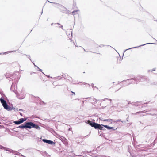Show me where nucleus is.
<instances>
[{
  "label": "nucleus",
  "instance_id": "1",
  "mask_svg": "<svg viewBox=\"0 0 157 157\" xmlns=\"http://www.w3.org/2000/svg\"><path fill=\"white\" fill-rule=\"evenodd\" d=\"M136 80V79L134 78L131 79H128L125 81L120 82V83L113 82L110 86V87L109 88H111L112 87L113 88L120 89L123 85L127 86L130 84L134 83Z\"/></svg>",
  "mask_w": 157,
  "mask_h": 157
},
{
  "label": "nucleus",
  "instance_id": "2",
  "mask_svg": "<svg viewBox=\"0 0 157 157\" xmlns=\"http://www.w3.org/2000/svg\"><path fill=\"white\" fill-rule=\"evenodd\" d=\"M32 127L36 129H40V127L38 125H36L35 124L32 122L26 123H25V125L21 124L18 127V128L22 129L25 128H31Z\"/></svg>",
  "mask_w": 157,
  "mask_h": 157
},
{
  "label": "nucleus",
  "instance_id": "3",
  "mask_svg": "<svg viewBox=\"0 0 157 157\" xmlns=\"http://www.w3.org/2000/svg\"><path fill=\"white\" fill-rule=\"evenodd\" d=\"M87 123L91 127L94 128L95 129H98V126H99V124L93 122L90 120L87 121Z\"/></svg>",
  "mask_w": 157,
  "mask_h": 157
},
{
  "label": "nucleus",
  "instance_id": "4",
  "mask_svg": "<svg viewBox=\"0 0 157 157\" xmlns=\"http://www.w3.org/2000/svg\"><path fill=\"white\" fill-rule=\"evenodd\" d=\"M0 100L4 108L5 109H8V106L6 101L2 98L0 99Z\"/></svg>",
  "mask_w": 157,
  "mask_h": 157
},
{
  "label": "nucleus",
  "instance_id": "5",
  "mask_svg": "<svg viewBox=\"0 0 157 157\" xmlns=\"http://www.w3.org/2000/svg\"><path fill=\"white\" fill-rule=\"evenodd\" d=\"M43 141L44 142H46L50 144H52V143H53V141L47 140L44 139L43 140Z\"/></svg>",
  "mask_w": 157,
  "mask_h": 157
},
{
  "label": "nucleus",
  "instance_id": "6",
  "mask_svg": "<svg viewBox=\"0 0 157 157\" xmlns=\"http://www.w3.org/2000/svg\"><path fill=\"white\" fill-rule=\"evenodd\" d=\"M103 126H104L106 128L108 129H114V128L113 127H110L108 126L107 125H103Z\"/></svg>",
  "mask_w": 157,
  "mask_h": 157
},
{
  "label": "nucleus",
  "instance_id": "7",
  "mask_svg": "<svg viewBox=\"0 0 157 157\" xmlns=\"http://www.w3.org/2000/svg\"><path fill=\"white\" fill-rule=\"evenodd\" d=\"M26 119L25 118H21L19 120V121H20V124H21L23 123L24 121H25L26 120Z\"/></svg>",
  "mask_w": 157,
  "mask_h": 157
},
{
  "label": "nucleus",
  "instance_id": "8",
  "mask_svg": "<svg viewBox=\"0 0 157 157\" xmlns=\"http://www.w3.org/2000/svg\"><path fill=\"white\" fill-rule=\"evenodd\" d=\"M13 123H15V124L17 125L21 124L19 120L18 121H14Z\"/></svg>",
  "mask_w": 157,
  "mask_h": 157
},
{
  "label": "nucleus",
  "instance_id": "9",
  "mask_svg": "<svg viewBox=\"0 0 157 157\" xmlns=\"http://www.w3.org/2000/svg\"><path fill=\"white\" fill-rule=\"evenodd\" d=\"M98 129H99L100 130H103V127L101 126V125H100V124H99V126H98Z\"/></svg>",
  "mask_w": 157,
  "mask_h": 157
},
{
  "label": "nucleus",
  "instance_id": "10",
  "mask_svg": "<svg viewBox=\"0 0 157 157\" xmlns=\"http://www.w3.org/2000/svg\"><path fill=\"white\" fill-rule=\"evenodd\" d=\"M104 121H112V120L111 119H106V120H104Z\"/></svg>",
  "mask_w": 157,
  "mask_h": 157
},
{
  "label": "nucleus",
  "instance_id": "11",
  "mask_svg": "<svg viewBox=\"0 0 157 157\" xmlns=\"http://www.w3.org/2000/svg\"><path fill=\"white\" fill-rule=\"evenodd\" d=\"M78 10H75L74 11H73L72 12V13L74 15L75 14V12H78Z\"/></svg>",
  "mask_w": 157,
  "mask_h": 157
},
{
  "label": "nucleus",
  "instance_id": "12",
  "mask_svg": "<svg viewBox=\"0 0 157 157\" xmlns=\"http://www.w3.org/2000/svg\"><path fill=\"white\" fill-rule=\"evenodd\" d=\"M71 93H72V94H71V95H72V96H73V95H74V96H75V93H74V92H72V91H71Z\"/></svg>",
  "mask_w": 157,
  "mask_h": 157
},
{
  "label": "nucleus",
  "instance_id": "13",
  "mask_svg": "<svg viewBox=\"0 0 157 157\" xmlns=\"http://www.w3.org/2000/svg\"><path fill=\"white\" fill-rule=\"evenodd\" d=\"M72 38V33H71V35L70 36L69 39H71Z\"/></svg>",
  "mask_w": 157,
  "mask_h": 157
},
{
  "label": "nucleus",
  "instance_id": "14",
  "mask_svg": "<svg viewBox=\"0 0 157 157\" xmlns=\"http://www.w3.org/2000/svg\"><path fill=\"white\" fill-rule=\"evenodd\" d=\"M142 113V112H137L136 113Z\"/></svg>",
  "mask_w": 157,
  "mask_h": 157
},
{
  "label": "nucleus",
  "instance_id": "15",
  "mask_svg": "<svg viewBox=\"0 0 157 157\" xmlns=\"http://www.w3.org/2000/svg\"><path fill=\"white\" fill-rule=\"evenodd\" d=\"M145 79V78H140V80H141L142 79Z\"/></svg>",
  "mask_w": 157,
  "mask_h": 157
},
{
  "label": "nucleus",
  "instance_id": "16",
  "mask_svg": "<svg viewBox=\"0 0 157 157\" xmlns=\"http://www.w3.org/2000/svg\"><path fill=\"white\" fill-rule=\"evenodd\" d=\"M20 114L21 115H22L21 113H20Z\"/></svg>",
  "mask_w": 157,
  "mask_h": 157
},
{
  "label": "nucleus",
  "instance_id": "17",
  "mask_svg": "<svg viewBox=\"0 0 157 157\" xmlns=\"http://www.w3.org/2000/svg\"><path fill=\"white\" fill-rule=\"evenodd\" d=\"M20 110H21V109H20Z\"/></svg>",
  "mask_w": 157,
  "mask_h": 157
}]
</instances>
